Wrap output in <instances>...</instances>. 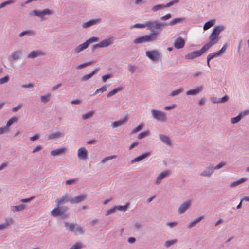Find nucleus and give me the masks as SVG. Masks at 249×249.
I'll use <instances>...</instances> for the list:
<instances>
[{
    "mask_svg": "<svg viewBox=\"0 0 249 249\" xmlns=\"http://www.w3.org/2000/svg\"><path fill=\"white\" fill-rule=\"evenodd\" d=\"M158 32L152 31L148 35L141 36L136 38L133 40V43L138 44L154 41L158 39Z\"/></svg>",
    "mask_w": 249,
    "mask_h": 249,
    "instance_id": "nucleus-1",
    "label": "nucleus"
},
{
    "mask_svg": "<svg viewBox=\"0 0 249 249\" xmlns=\"http://www.w3.org/2000/svg\"><path fill=\"white\" fill-rule=\"evenodd\" d=\"M145 25H146L148 30L151 31V32L154 31V29L161 31L163 27L167 26L166 23L158 22L156 20L146 21L145 22ZM156 31L158 32L157 31Z\"/></svg>",
    "mask_w": 249,
    "mask_h": 249,
    "instance_id": "nucleus-2",
    "label": "nucleus"
},
{
    "mask_svg": "<svg viewBox=\"0 0 249 249\" xmlns=\"http://www.w3.org/2000/svg\"><path fill=\"white\" fill-rule=\"evenodd\" d=\"M153 118L158 121L165 122L166 121V114L162 111L153 109L151 110Z\"/></svg>",
    "mask_w": 249,
    "mask_h": 249,
    "instance_id": "nucleus-3",
    "label": "nucleus"
},
{
    "mask_svg": "<svg viewBox=\"0 0 249 249\" xmlns=\"http://www.w3.org/2000/svg\"><path fill=\"white\" fill-rule=\"evenodd\" d=\"M87 197V195L82 194L73 198L69 197L68 196L65 195L63 196V204L64 203L70 202L71 204L78 203L83 201Z\"/></svg>",
    "mask_w": 249,
    "mask_h": 249,
    "instance_id": "nucleus-4",
    "label": "nucleus"
},
{
    "mask_svg": "<svg viewBox=\"0 0 249 249\" xmlns=\"http://www.w3.org/2000/svg\"><path fill=\"white\" fill-rule=\"evenodd\" d=\"M53 14V11L49 9H45L43 10H34L30 13V15L38 17L41 20H44L45 19V16L51 15Z\"/></svg>",
    "mask_w": 249,
    "mask_h": 249,
    "instance_id": "nucleus-5",
    "label": "nucleus"
},
{
    "mask_svg": "<svg viewBox=\"0 0 249 249\" xmlns=\"http://www.w3.org/2000/svg\"><path fill=\"white\" fill-rule=\"evenodd\" d=\"M208 50L203 46L200 50L191 52L185 55V58L188 60L193 59L195 58L202 56Z\"/></svg>",
    "mask_w": 249,
    "mask_h": 249,
    "instance_id": "nucleus-6",
    "label": "nucleus"
},
{
    "mask_svg": "<svg viewBox=\"0 0 249 249\" xmlns=\"http://www.w3.org/2000/svg\"><path fill=\"white\" fill-rule=\"evenodd\" d=\"M146 55L153 61H158L161 58V53L157 50L146 52Z\"/></svg>",
    "mask_w": 249,
    "mask_h": 249,
    "instance_id": "nucleus-7",
    "label": "nucleus"
},
{
    "mask_svg": "<svg viewBox=\"0 0 249 249\" xmlns=\"http://www.w3.org/2000/svg\"><path fill=\"white\" fill-rule=\"evenodd\" d=\"M210 41L204 45L203 46L207 50H209V49L216 44L218 41V36L212 33L209 36Z\"/></svg>",
    "mask_w": 249,
    "mask_h": 249,
    "instance_id": "nucleus-8",
    "label": "nucleus"
},
{
    "mask_svg": "<svg viewBox=\"0 0 249 249\" xmlns=\"http://www.w3.org/2000/svg\"><path fill=\"white\" fill-rule=\"evenodd\" d=\"M171 174V171L169 170H165L158 176L155 182V184L159 185L160 184L161 180L164 178H167Z\"/></svg>",
    "mask_w": 249,
    "mask_h": 249,
    "instance_id": "nucleus-9",
    "label": "nucleus"
},
{
    "mask_svg": "<svg viewBox=\"0 0 249 249\" xmlns=\"http://www.w3.org/2000/svg\"><path fill=\"white\" fill-rule=\"evenodd\" d=\"M62 204V198L58 200L56 208L52 210L50 212L51 215L53 217H58L62 216V211L58 207L59 205Z\"/></svg>",
    "mask_w": 249,
    "mask_h": 249,
    "instance_id": "nucleus-10",
    "label": "nucleus"
},
{
    "mask_svg": "<svg viewBox=\"0 0 249 249\" xmlns=\"http://www.w3.org/2000/svg\"><path fill=\"white\" fill-rule=\"evenodd\" d=\"M191 206V200H188L183 202L178 208V213L179 214L184 213Z\"/></svg>",
    "mask_w": 249,
    "mask_h": 249,
    "instance_id": "nucleus-11",
    "label": "nucleus"
},
{
    "mask_svg": "<svg viewBox=\"0 0 249 249\" xmlns=\"http://www.w3.org/2000/svg\"><path fill=\"white\" fill-rule=\"evenodd\" d=\"M22 55V52L20 50L14 51L9 56V60L11 62L17 61L19 59Z\"/></svg>",
    "mask_w": 249,
    "mask_h": 249,
    "instance_id": "nucleus-12",
    "label": "nucleus"
},
{
    "mask_svg": "<svg viewBox=\"0 0 249 249\" xmlns=\"http://www.w3.org/2000/svg\"><path fill=\"white\" fill-rule=\"evenodd\" d=\"M213 166L210 164L200 175L203 177H210L213 175Z\"/></svg>",
    "mask_w": 249,
    "mask_h": 249,
    "instance_id": "nucleus-13",
    "label": "nucleus"
},
{
    "mask_svg": "<svg viewBox=\"0 0 249 249\" xmlns=\"http://www.w3.org/2000/svg\"><path fill=\"white\" fill-rule=\"evenodd\" d=\"M44 53L40 50L33 51L29 53L27 57L28 58L35 59L37 57L44 55Z\"/></svg>",
    "mask_w": 249,
    "mask_h": 249,
    "instance_id": "nucleus-14",
    "label": "nucleus"
},
{
    "mask_svg": "<svg viewBox=\"0 0 249 249\" xmlns=\"http://www.w3.org/2000/svg\"><path fill=\"white\" fill-rule=\"evenodd\" d=\"M77 156L79 159L86 160L88 157V151L85 147H81L78 150Z\"/></svg>",
    "mask_w": 249,
    "mask_h": 249,
    "instance_id": "nucleus-15",
    "label": "nucleus"
},
{
    "mask_svg": "<svg viewBox=\"0 0 249 249\" xmlns=\"http://www.w3.org/2000/svg\"><path fill=\"white\" fill-rule=\"evenodd\" d=\"M114 39L113 37H110L105 39L99 42L101 48L107 47L112 45L114 42Z\"/></svg>",
    "mask_w": 249,
    "mask_h": 249,
    "instance_id": "nucleus-16",
    "label": "nucleus"
},
{
    "mask_svg": "<svg viewBox=\"0 0 249 249\" xmlns=\"http://www.w3.org/2000/svg\"><path fill=\"white\" fill-rule=\"evenodd\" d=\"M185 45L184 40L181 37L177 38L174 44V47L178 49H181L184 47Z\"/></svg>",
    "mask_w": 249,
    "mask_h": 249,
    "instance_id": "nucleus-17",
    "label": "nucleus"
},
{
    "mask_svg": "<svg viewBox=\"0 0 249 249\" xmlns=\"http://www.w3.org/2000/svg\"><path fill=\"white\" fill-rule=\"evenodd\" d=\"M151 155V153L150 152H147L146 153H143L142 155L139 156L138 157L134 158L131 161V163L133 164L136 162H139L143 160V159L149 157Z\"/></svg>",
    "mask_w": 249,
    "mask_h": 249,
    "instance_id": "nucleus-18",
    "label": "nucleus"
},
{
    "mask_svg": "<svg viewBox=\"0 0 249 249\" xmlns=\"http://www.w3.org/2000/svg\"><path fill=\"white\" fill-rule=\"evenodd\" d=\"M203 89V86H200L197 87L196 89H192L186 92V94L187 95H196L198 94L201 92Z\"/></svg>",
    "mask_w": 249,
    "mask_h": 249,
    "instance_id": "nucleus-19",
    "label": "nucleus"
},
{
    "mask_svg": "<svg viewBox=\"0 0 249 249\" xmlns=\"http://www.w3.org/2000/svg\"><path fill=\"white\" fill-rule=\"evenodd\" d=\"M127 117L126 116L124 118L120 119L117 121H114L111 124V126L113 128L119 127L125 124L127 121Z\"/></svg>",
    "mask_w": 249,
    "mask_h": 249,
    "instance_id": "nucleus-20",
    "label": "nucleus"
},
{
    "mask_svg": "<svg viewBox=\"0 0 249 249\" xmlns=\"http://www.w3.org/2000/svg\"><path fill=\"white\" fill-rule=\"evenodd\" d=\"M159 137L160 139L164 143L166 144L169 146H171L172 145V142L170 139V138L163 134H159Z\"/></svg>",
    "mask_w": 249,
    "mask_h": 249,
    "instance_id": "nucleus-21",
    "label": "nucleus"
},
{
    "mask_svg": "<svg viewBox=\"0 0 249 249\" xmlns=\"http://www.w3.org/2000/svg\"><path fill=\"white\" fill-rule=\"evenodd\" d=\"M99 21L100 20L97 19L89 20L86 22H84L82 24V27L84 28H87L90 27L91 26L96 25L97 23H98L99 22Z\"/></svg>",
    "mask_w": 249,
    "mask_h": 249,
    "instance_id": "nucleus-22",
    "label": "nucleus"
},
{
    "mask_svg": "<svg viewBox=\"0 0 249 249\" xmlns=\"http://www.w3.org/2000/svg\"><path fill=\"white\" fill-rule=\"evenodd\" d=\"M99 68H97L95 69V70H94L90 73H89L88 74H86L85 75H84L83 76H82L81 77V81H85L89 80V79L91 78L94 74H95L97 72V71H99Z\"/></svg>",
    "mask_w": 249,
    "mask_h": 249,
    "instance_id": "nucleus-23",
    "label": "nucleus"
},
{
    "mask_svg": "<svg viewBox=\"0 0 249 249\" xmlns=\"http://www.w3.org/2000/svg\"><path fill=\"white\" fill-rule=\"evenodd\" d=\"M35 35V32L32 30H27L21 32L19 34V37H23L24 36H32Z\"/></svg>",
    "mask_w": 249,
    "mask_h": 249,
    "instance_id": "nucleus-24",
    "label": "nucleus"
},
{
    "mask_svg": "<svg viewBox=\"0 0 249 249\" xmlns=\"http://www.w3.org/2000/svg\"><path fill=\"white\" fill-rule=\"evenodd\" d=\"M184 20H185L184 18H176L173 19V20H172L171 21H170L169 23H166L167 24V26H168V25L173 26V25H175L178 23L182 22Z\"/></svg>",
    "mask_w": 249,
    "mask_h": 249,
    "instance_id": "nucleus-25",
    "label": "nucleus"
},
{
    "mask_svg": "<svg viewBox=\"0 0 249 249\" xmlns=\"http://www.w3.org/2000/svg\"><path fill=\"white\" fill-rule=\"evenodd\" d=\"M25 205L20 204L18 206H12L11 207V211L13 212H18L23 211L25 208Z\"/></svg>",
    "mask_w": 249,
    "mask_h": 249,
    "instance_id": "nucleus-26",
    "label": "nucleus"
},
{
    "mask_svg": "<svg viewBox=\"0 0 249 249\" xmlns=\"http://www.w3.org/2000/svg\"><path fill=\"white\" fill-rule=\"evenodd\" d=\"M219 56H220V55L218 53V51L216 52L211 53L209 54L207 57V64L208 66L209 67H210V61L211 59H212L215 57Z\"/></svg>",
    "mask_w": 249,
    "mask_h": 249,
    "instance_id": "nucleus-27",
    "label": "nucleus"
},
{
    "mask_svg": "<svg viewBox=\"0 0 249 249\" xmlns=\"http://www.w3.org/2000/svg\"><path fill=\"white\" fill-rule=\"evenodd\" d=\"M88 45L87 43L85 42L84 43L77 46L75 49V52L76 53H78L82 51L84 49L87 48L88 47Z\"/></svg>",
    "mask_w": 249,
    "mask_h": 249,
    "instance_id": "nucleus-28",
    "label": "nucleus"
},
{
    "mask_svg": "<svg viewBox=\"0 0 249 249\" xmlns=\"http://www.w3.org/2000/svg\"><path fill=\"white\" fill-rule=\"evenodd\" d=\"M204 218V216H201L198 218L195 219L193 221L190 222L187 226V228L190 229L198 223L201 220Z\"/></svg>",
    "mask_w": 249,
    "mask_h": 249,
    "instance_id": "nucleus-29",
    "label": "nucleus"
},
{
    "mask_svg": "<svg viewBox=\"0 0 249 249\" xmlns=\"http://www.w3.org/2000/svg\"><path fill=\"white\" fill-rule=\"evenodd\" d=\"M123 90V87H119L117 88L114 89L112 91H110L107 95V97L109 98L110 97L115 94H116L117 93H118L119 91H121Z\"/></svg>",
    "mask_w": 249,
    "mask_h": 249,
    "instance_id": "nucleus-30",
    "label": "nucleus"
},
{
    "mask_svg": "<svg viewBox=\"0 0 249 249\" xmlns=\"http://www.w3.org/2000/svg\"><path fill=\"white\" fill-rule=\"evenodd\" d=\"M246 180H247V178H242L240 179H238V180L232 182V183H231L230 185V187H233L236 186L245 182Z\"/></svg>",
    "mask_w": 249,
    "mask_h": 249,
    "instance_id": "nucleus-31",
    "label": "nucleus"
},
{
    "mask_svg": "<svg viewBox=\"0 0 249 249\" xmlns=\"http://www.w3.org/2000/svg\"><path fill=\"white\" fill-rule=\"evenodd\" d=\"M224 29H225V27L224 26H222V25L217 26L213 28L212 33H213V34H216L219 36V34H220V33L221 32L223 31Z\"/></svg>",
    "mask_w": 249,
    "mask_h": 249,
    "instance_id": "nucleus-32",
    "label": "nucleus"
},
{
    "mask_svg": "<svg viewBox=\"0 0 249 249\" xmlns=\"http://www.w3.org/2000/svg\"><path fill=\"white\" fill-rule=\"evenodd\" d=\"M61 132H54L48 135V140H53L58 138L61 136Z\"/></svg>",
    "mask_w": 249,
    "mask_h": 249,
    "instance_id": "nucleus-33",
    "label": "nucleus"
},
{
    "mask_svg": "<svg viewBox=\"0 0 249 249\" xmlns=\"http://www.w3.org/2000/svg\"><path fill=\"white\" fill-rule=\"evenodd\" d=\"M215 20L212 19L206 22L203 26L204 30H207L212 27L214 24Z\"/></svg>",
    "mask_w": 249,
    "mask_h": 249,
    "instance_id": "nucleus-34",
    "label": "nucleus"
},
{
    "mask_svg": "<svg viewBox=\"0 0 249 249\" xmlns=\"http://www.w3.org/2000/svg\"><path fill=\"white\" fill-rule=\"evenodd\" d=\"M65 226L69 231L74 232L75 224L74 223L69 224L68 222L65 223Z\"/></svg>",
    "mask_w": 249,
    "mask_h": 249,
    "instance_id": "nucleus-35",
    "label": "nucleus"
},
{
    "mask_svg": "<svg viewBox=\"0 0 249 249\" xmlns=\"http://www.w3.org/2000/svg\"><path fill=\"white\" fill-rule=\"evenodd\" d=\"M18 117H14L10 118L7 122V127H9L13 123H16L18 121Z\"/></svg>",
    "mask_w": 249,
    "mask_h": 249,
    "instance_id": "nucleus-36",
    "label": "nucleus"
},
{
    "mask_svg": "<svg viewBox=\"0 0 249 249\" xmlns=\"http://www.w3.org/2000/svg\"><path fill=\"white\" fill-rule=\"evenodd\" d=\"M15 2V0H8L3 2L0 4V9L3 8L9 5H11Z\"/></svg>",
    "mask_w": 249,
    "mask_h": 249,
    "instance_id": "nucleus-37",
    "label": "nucleus"
},
{
    "mask_svg": "<svg viewBox=\"0 0 249 249\" xmlns=\"http://www.w3.org/2000/svg\"><path fill=\"white\" fill-rule=\"evenodd\" d=\"M62 154V148H60L58 149L52 150L51 151V155L52 156H55Z\"/></svg>",
    "mask_w": 249,
    "mask_h": 249,
    "instance_id": "nucleus-38",
    "label": "nucleus"
},
{
    "mask_svg": "<svg viewBox=\"0 0 249 249\" xmlns=\"http://www.w3.org/2000/svg\"><path fill=\"white\" fill-rule=\"evenodd\" d=\"M129 206V203H127L124 206L119 205L117 206H115V208H116V210H120V211H125L127 210Z\"/></svg>",
    "mask_w": 249,
    "mask_h": 249,
    "instance_id": "nucleus-39",
    "label": "nucleus"
},
{
    "mask_svg": "<svg viewBox=\"0 0 249 249\" xmlns=\"http://www.w3.org/2000/svg\"><path fill=\"white\" fill-rule=\"evenodd\" d=\"M83 244L81 242H77L75 244L72 246L70 249H81L84 248Z\"/></svg>",
    "mask_w": 249,
    "mask_h": 249,
    "instance_id": "nucleus-40",
    "label": "nucleus"
},
{
    "mask_svg": "<svg viewBox=\"0 0 249 249\" xmlns=\"http://www.w3.org/2000/svg\"><path fill=\"white\" fill-rule=\"evenodd\" d=\"M116 155H112L110 156L106 157L101 162V163L102 164H105L106 162H107L108 161L111 160L112 159L116 158Z\"/></svg>",
    "mask_w": 249,
    "mask_h": 249,
    "instance_id": "nucleus-41",
    "label": "nucleus"
},
{
    "mask_svg": "<svg viewBox=\"0 0 249 249\" xmlns=\"http://www.w3.org/2000/svg\"><path fill=\"white\" fill-rule=\"evenodd\" d=\"M242 119L241 115L239 114L236 117L231 118V122L232 124H236L239 122Z\"/></svg>",
    "mask_w": 249,
    "mask_h": 249,
    "instance_id": "nucleus-42",
    "label": "nucleus"
},
{
    "mask_svg": "<svg viewBox=\"0 0 249 249\" xmlns=\"http://www.w3.org/2000/svg\"><path fill=\"white\" fill-rule=\"evenodd\" d=\"M150 134V132L149 131H145L142 132L140 133L138 135L137 138L139 139H142L145 137L148 136Z\"/></svg>",
    "mask_w": 249,
    "mask_h": 249,
    "instance_id": "nucleus-43",
    "label": "nucleus"
},
{
    "mask_svg": "<svg viewBox=\"0 0 249 249\" xmlns=\"http://www.w3.org/2000/svg\"><path fill=\"white\" fill-rule=\"evenodd\" d=\"M93 61L86 62L77 66L76 68L77 69L80 70L85 67L88 66L93 63Z\"/></svg>",
    "mask_w": 249,
    "mask_h": 249,
    "instance_id": "nucleus-44",
    "label": "nucleus"
},
{
    "mask_svg": "<svg viewBox=\"0 0 249 249\" xmlns=\"http://www.w3.org/2000/svg\"><path fill=\"white\" fill-rule=\"evenodd\" d=\"M51 96L50 94H48L45 95H42L40 97V99L41 101L43 103H47L49 101L50 97Z\"/></svg>",
    "mask_w": 249,
    "mask_h": 249,
    "instance_id": "nucleus-45",
    "label": "nucleus"
},
{
    "mask_svg": "<svg viewBox=\"0 0 249 249\" xmlns=\"http://www.w3.org/2000/svg\"><path fill=\"white\" fill-rule=\"evenodd\" d=\"M183 91V89L182 88L178 89L177 90H174L172 91L170 94L171 96H175L181 93Z\"/></svg>",
    "mask_w": 249,
    "mask_h": 249,
    "instance_id": "nucleus-46",
    "label": "nucleus"
},
{
    "mask_svg": "<svg viewBox=\"0 0 249 249\" xmlns=\"http://www.w3.org/2000/svg\"><path fill=\"white\" fill-rule=\"evenodd\" d=\"M177 242V240L176 239L167 241L166 242H165L164 245L166 247L169 248V247H171V246L176 244Z\"/></svg>",
    "mask_w": 249,
    "mask_h": 249,
    "instance_id": "nucleus-47",
    "label": "nucleus"
},
{
    "mask_svg": "<svg viewBox=\"0 0 249 249\" xmlns=\"http://www.w3.org/2000/svg\"><path fill=\"white\" fill-rule=\"evenodd\" d=\"M163 8H165L164 5L163 4H157L155 6H154L152 8V10L154 12L157 11L159 10L162 9Z\"/></svg>",
    "mask_w": 249,
    "mask_h": 249,
    "instance_id": "nucleus-48",
    "label": "nucleus"
},
{
    "mask_svg": "<svg viewBox=\"0 0 249 249\" xmlns=\"http://www.w3.org/2000/svg\"><path fill=\"white\" fill-rule=\"evenodd\" d=\"M94 112L93 111H90L88 113L82 115V119L83 120H87L92 117L93 116Z\"/></svg>",
    "mask_w": 249,
    "mask_h": 249,
    "instance_id": "nucleus-49",
    "label": "nucleus"
},
{
    "mask_svg": "<svg viewBox=\"0 0 249 249\" xmlns=\"http://www.w3.org/2000/svg\"><path fill=\"white\" fill-rule=\"evenodd\" d=\"M107 85H105V86H103L101 88L97 89L95 91V92L93 93V95H95L98 94V93H99L100 92H104V91H106L107 90Z\"/></svg>",
    "mask_w": 249,
    "mask_h": 249,
    "instance_id": "nucleus-50",
    "label": "nucleus"
},
{
    "mask_svg": "<svg viewBox=\"0 0 249 249\" xmlns=\"http://www.w3.org/2000/svg\"><path fill=\"white\" fill-rule=\"evenodd\" d=\"M84 233V231L83 229V228L80 226H77L75 230V234L78 233L79 234H83Z\"/></svg>",
    "mask_w": 249,
    "mask_h": 249,
    "instance_id": "nucleus-51",
    "label": "nucleus"
},
{
    "mask_svg": "<svg viewBox=\"0 0 249 249\" xmlns=\"http://www.w3.org/2000/svg\"><path fill=\"white\" fill-rule=\"evenodd\" d=\"M143 126V124H140L137 127H136L132 130V131L131 132V134H134V133H136L140 131V130H141L142 129Z\"/></svg>",
    "mask_w": 249,
    "mask_h": 249,
    "instance_id": "nucleus-52",
    "label": "nucleus"
},
{
    "mask_svg": "<svg viewBox=\"0 0 249 249\" xmlns=\"http://www.w3.org/2000/svg\"><path fill=\"white\" fill-rule=\"evenodd\" d=\"M13 223V220L11 218H7L5 220V222L4 224L7 227H8L9 226L11 225Z\"/></svg>",
    "mask_w": 249,
    "mask_h": 249,
    "instance_id": "nucleus-53",
    "label": "nucleus"
},
{
    "mask_svg": "<svg viewBox=\"0 0 249 249\" xmlns=\"http://www.w3.org/2000/svg\"><path fill=\"white\" fill-rule=\"evenodd\" d=\"M99 40V38L97 37H92L87 40L86 42L87 43L89 46L90 43L97 42Z\"/></svg>",
    "mask_w": 249,
    "mask_h": 249,
    "instance_id": "nucleus-54",
    "label": "nucleus"
},
{
    "mask_svg": "<svg viewBox=\"0 0 249 249\" xmlns=\"http://www.w3.org/2000/svg\"><path fill=\"white\" fill-rule=\"evenodd\" d=\"M9 81V77L8 75H6L4 77L0 79V85L5 84Z\"/></svg>",
    "mask_w": 249,
    "mask_h": 249,
    "instance_id": "nucleus-55",
    "label": "nucleus"
},
{
    "mask_svg": "<svg viewBox=\"0 0 249 249\" xmlns=\"http://www.w3.org/2000/svg\"><path fill=\"white\" fill-rule=\"evenodd\" d=\"M179 2V0H173L168 3H167L166 5H164L165 8H168L172 6L175 4H177Z\"/></svg>",
    "mask_w": 249,
    "mask_h": 249,
    "instance_id": "nucleus-56",
    "label": "nucleus"
},
{
    "mask_svg": "<svg viewBox=\"0 0 249 249\" xmlns=\"http://www.w3.org/2000/svg\"><path fill=\"white\" fill-rule=\"evenodd\" d=\"M146 27V25H145V22L143 24H136L132 25L130 27L131 29L134 28H144Z\"/></svg>",
    "mask_w": 249,
    "mask_h": 249,
    "instance_id": "nucleus-57",
    "label": "nucleus"
},
{
    "mask_svg": "<svg viewBox=\"0 0 249 249\" xmlns=\"http://www.w3.org/2000/svg\"><path fill=\"white\" fill-rule=\"evenodd\" d=\"M9 131V128L8 127H7V125H6V126L5 127H0V135H2L3 134H4Z\"/></svg>",
    "mask_w": 249,
    "mask_h": 249,
    "instance_id": "nucleus-58",
    "label": "nucleus"
},
{
    "mask_svg": "<svg viewBox=\"0 0 249 249\" xmlns=\"http://www.w3.org/2000/svg\"><path fill=\"white\" fill-rule=\"evenodd\" d=\"M77 181H78L76 178H73L66 180V183L67 185H72L76 184Z\"/></svg>",
    "mask_w": 249,
    "mask_h": 249,
    "instance_id": "nucleus-59",
    "label": "nucleus"
},
{
    "mask_svg": "<svg viewBox=\"0 0 249 249\" xmlns=\"http://www.w3.org/2000/svg\"><path fill=\"white\" fill-rule=\"evenodd\" d=\"M172 17V15L170 13L167 14L163 16H162L160 17V19L161 20H167L169 19H170Z\"/></svg>",
    "mask_w": 249,
    "mask_h": 249,
    "instance_id": "nucleus-60",
    "label": "nucleus"
},
{
    "mask_svg": "<svg viewBox=\"0 0 249 249\" xmlns=\"http://www.w3.org/2000/svg\"><path fill=\"white\" fill-rule=\"evenodd\" d=\"M35 198V196H32L28 198H24L20 200V202L22 203H29Z\"/></svg>",
    "mask_w": 249,
    "mask_h": 249,
    "instance_id": "nucleus-61",
    "label": "nucleus"
},
{
    "mask_svg": "<svg viewBox=\"0 0 249 249\" xmlns=\"http://www.w3.org/2000/svg\"><path fill=\"white\" fill-rule=\"evenodd\" d=\"M136 69V67L134 66V65H132V64H129L128 70L131 73H132V74L134 73Z\"/></svg>",
    "mask_w": 249,
    "mask_h": 249,
    "instance_id": "nucleus-62",
    "label": "nucleus"
},
{
    "mask_svg": "<svg viewBox=\"0 0 249 249\" xmlns=\"http://www.w3.org/2000/svg\"><path fill=\"white\" fill-rule=\"evenodd\" d=\"M112 75L111 74H107L102 76V79L104 82H105L108 79L111 78Z\"/></svg>",
    "mask_w": 249,
    "mask_h": 249,
    "instance_id": "nucleus-63",
    "label": "nucleus"
},
{
    "mask_svg": "<svg viewBox=\"0 0 249 249\" xmlns=\"http://www.w3.org/2000/svg\"><path fill=\"white\" fill-rule=\"evenodd\" d=\"M227 48V44H225L222 47V48L221 49V50H220L219 51H218V53L220 54V55H221L222 54H223L224 53V52L226 50Z\"/></svg>",
    "mask_w": 249,
    "mask_h": 249,
    "instance_id": "nucleus-64",
    "label": "nucleus"
}]
</instances>
